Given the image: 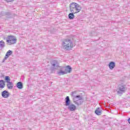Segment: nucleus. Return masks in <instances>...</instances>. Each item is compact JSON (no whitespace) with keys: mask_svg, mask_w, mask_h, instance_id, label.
Masks as SVG:
<instances>
[{"mask_svg":"<svg viewBox=\"0 0 130 130\" xmlns=\"http://www.w3.org/2000/svg\"><path fill=\"white\" fill-rule=\"evenodd\" d=\"M74 103L76 104L78 106H81L84 103V100H78L74 101Z\"/></svg>","mask_w":130,"mask_h":130,"instance_id":"nucleus-9","label":"nucleus"},{"mask_svg":"<svg viewBox=\"0 0 130 130\" xmlns=\"http://www.w3.org/2000/svg\"><path fill=\"white\" fill-rule=\"evenodd\" d=\"M74 98H79V100H83V98L81 95H76Z\"/></svg>","mask_w":130,"mask_h":130,"instance_id":"nucleus-21","label":"nucleus"},{"mask_svg":"<svg viewBox=\"0 0 130 130\" xmlns=\"http://www.w3.org/2000/svg\"><path fill=\"white\" fill-rule=\"evenodd\" d=\"M63 69H64V71L66 74H70L72 73V69L70 66H68L66 67H63Z\"/></svg>","mask_w":130,"mask_h":130,"instance_id":"nucleus-7","label":"nucleus"},{"mask_svg":"<svg viewBox=\"0 0 130 130\" xmlns=\"http://www.w3.org/2000/svg\"><path fill=\"white\" fill-rule=\"evenodd\" d=\"M57 75H58L59 76H61V75H66L67 74V73H66L65 71H62V70H60L59 72H57Z\"/></svg>","mask_w":130,"mask_h":130,"instance_id":"nucleus-14","label":"nucleus"},{"mask_svg":"<svg viewBox=\"0 0 130 130\" xmlns=\"http://www.w3.org/2000/svg\"><path fill=\"white\" fill-rule=\"evenodd\" d=\"M13 54V51L11 50H9L7 53L5 55V56L6 57H7V58L9 57V56H10V55H12V54Z\"/></svg>","mask_w":130,"mask_h":130,"instance_id":"nucleus-18","label":"nucleus"},{"mask_svg":"<svg viewBox=\"0 0 130 130\" xmlns=\"http://www.w3.org/2000/svg\"><path fill=\"white\" fill-rule=\"evenodd\" d=\"M70 7L71 12L74 14H77L79 12H81V10H82L81 6L76 3H71Z\"/></svg>","mask_w":130,"mask_h":130,"instance_id":"nucleus-1","label":"nucleus"},{"mask_svg":"<svg viewBox=\"0 0 130 130\" xmlns=\"http://www.w3.org/2000/svg\"><path fill=\"white\" fill-rule=\"evenodd\" d=\"M73 46H74L73 42H72V41L70 39L66 40L62 42V48L63 49H65L66 50H71Z\"/></svg>","mask_w":130,"mask_h":130,"instance_id":"nucleus-2","label":"nucleus"},{"mask_svg":"<svg viewBox=\"0 0 130 130\" xmlns=\"http://www.w3.org/2000/svg\"><path fill=\"white\" fill-rule=\"evenodd\" d=\"M51 64L52 67L50 68V70L51 73H55V71H56V69L59 67V63L57 60H54L51 62Z\"/></svg>","mask_w":130,"mask_h":130,"instance_id":"nucleus-4","label":"nucleus"},{"mask_svg":"<svg viewBox=\"0 0 130 130\" xmlns=\"http://www.w3.org/2000/svg\"><path fill=\"white\" fill-rule=\"evenodd\" d=\"M16 87L18 89H22L23 88V83L22 82H18L16 84Z\"/></svg>","mask_w":130,"mask_h":130,"instance_id":"nucleus-13","label":"nucleus"},{"mask_svg":"<svg viewBox=\"0 0 130 130\" xmlns=\"http://www.w3.org/2000/svg\"><path fill=\"white\" fill-rule=\"evenodd\" d=\"M65 106H68V109L70 111H75L77 108L75 105L71 104V100H70L69 96H67L65 99Z\"/></svg>","mask_w":130,"mask_h":130,"instance_id":"nucleus-3","label":"nucleus"},{"mask_svg":"<svg viewBox=\"0 0 130 130\" xmlns=\"http://www.w3.org/2000/svg\"><path fill=\"white\" fill-rule=\"evenodd\" d=\"M77 92H78V91H74L71 92V96H72V97H74V98H75V96H76L77 95Z\"/></svg>","mask_w":130,"mask_h":130,"instance_id":"nucleus-20","label":"nucleus"},{"mask_svg":"<svg viewBox=\"0 0 130 130\" xmlns=\"http://www.w3.org/2000/svg\"><path fill=\"white\" fill-rule=\"evenodd\" d=\"M7 87L8 89H9L10 90H12V89L14 88V83H13L12 82H8L7 84Z\"/></svg>","mask_w":130,"mask_h":130,"instance_id":"nucleus-10","label":"nucleus"},{"mask_svg":"<svg viewBox=\"0 0 130 130\" xmlns=\"http://www.w3.org/2000/svg\"><path fill=\"white\" fill-rule=\"evenodd\" d=\"M109 68L110 70H113L114 68H115V62L111 61L109 63Z\"/></svg>","mask_w":130,"mask_h":130,"instance_id":"nucleus-11","label":"nucleus"},{"mask_svg":"<svg viewBox=\"0 0 130 130\" xmlns=\"http://www.w3.org/2000/svg\"><path fill=\"white\" fill-rule=\"evenodd\" d=\"M95 113L96 114V115H101V114L102 113L101 112V111L100 110V108H98L95 111Z\"/></svg>","mask_w":130,"mask_h":130,"instance_id":"nucleus-15","label":"nucleus"},{"mask_svg":"<svg viewBox=\"0 0 130 130\" xmlns=\"http://www.w3.org/2000/svg\"><path fill=\"white\" fill-rule=\"evenodd\" d=\"M74 14L75 13L72 12L71 13H70L68 15L69 19H70V20L74 19V18H75V15Z\"/></svg>","mask_w":130,"mask_h":130,"instance_id":"nucleus-17","label":"nucleus"},{"mask_svg":"<svg viewBox=\"0 0 130 130\" xmlns=\"http://www.w3.org/2000/svg\"><path fill=\"white\" fill-rule=\"evenodd\" d=\"M6 46V43L4 41H0V48H4Z\"/></svg>","mask_w":130,"mask_h":130,"instance_id":"nucleus-16","label":"nucleus"},{"mask_svg":"<svg viewBox=\"0 0 130 130\" xmlns=\"http://www.w3.org/2000/svg\"><path fill=\"white\" fill-rule=\"evenodd\" d=\"M2 96L3 98H8V97H10V93H9V91L4 90L2 92Z\"/></svg>","mask_w":130,"mask_h":130,"instance_id":"nucleus-8","label":"nucleus"},{"mask_svg":"<svg viewBox=\"0 0 130 130\" xmlns=\"http://www.w3.org/2000/svg\"><path fill=\"white\" fill-rule=\"evenodd\" d=\"M15 0H5L7 3H12V2H14Z\"/></svg>","mask_w":130,"mask_h":130,"instance_id":"nucleus-22","label":"nucleus"},{"mask_svg":"<svg viewBox=\"0 0 130 130\" xmlns=\"http://www.w3.org/2000/svg\"><path fill=\"white\" fill-rule=\"evenodd\" d=\"M6 15H11V13H10V12H6Z\"/></svg>","mask_w":130,"mask_h":130,"instance_id":"nucleus-24","label":"nucleus"},{"mask_svg":"<svg viewBox=\"0 0 130 130\" xmlns=\"http://www.w3.org/2000/svg\"><path fill=\"white\" fill-rule=\"evenodd\" d=\"M8 40H6L9 45H12L13 44H16L17 43V39L13 36H8Z\"/></svg>","mask_w":130,"mask_h":130,"instance_id":"nucleus-6","label":"nucleus"},{"mask_svg":"<svg viewBox=\"0 0 130 130\" xmlns=\"http://www.w3.org/2000/svg\"><path fill=\"white\" fill-rule=\"evenodd\" d=\"M5 86H6V83L4 80H0V88L2 89H4L5 88Z\"/></svg>","mask_w":130,"mask_h":130,"instance_id":"nucleus-12","label":"nucleus"},{"mask_svg":"<svg viewBox=\"0 0 130 130\" xmlns=\"http://www.w3.org/2000/svg\"><path fill=\"white\" fill-rule=\"evenodd\" d=\"M7 59H8V57L5 56L4 59L3 60L2 62H5Z\"/></svg>","mask_w":130,"mask_h":130,"instance_id":"nucleus-23","label":"nucleus"},{"mask_svg":"<svg viewBox=\"0 0 130 130\" xmlns=\"http://www.w3.org/2000/svg\"><path fill=\"white\" fill-rule=\"evenodd\" d=\"M127 89L125 85H119L118 87V88L116 90V92L118 95H122L123 93H125Z\"/></svg>","mask_w":130,"mask_h":130,"instance_id":"nucleus-5","label":"nucleus"},{"mask_svg":"<svg viewBox=\"0 0 130 130\" xmlns=\"http://www.w3.org/2000/svg\"><path fill=\"white\" fill-rule=\"evenodd\" d=\"M5 80L6 83H10L11 82V78H10V76H6L5 77Z\"/></svg>","mask_w":130,"mask_h":130,"instance_id":"nucleus-19","label":"nucleus"},{"mask_svg":"<svg viewBox=\"0 0 130 130\" xmlns=\"http://www.w3.org/2000/svg\"><path fill=\"white\" fill-rule=\"evenodd\" d=\"M128 123L130 124V118H129L127 120Z\"/></svg>","mask_w":130,"mask_h":130,"instance_id":"nucleus-25","label":"nucleus"}]
</instances>
